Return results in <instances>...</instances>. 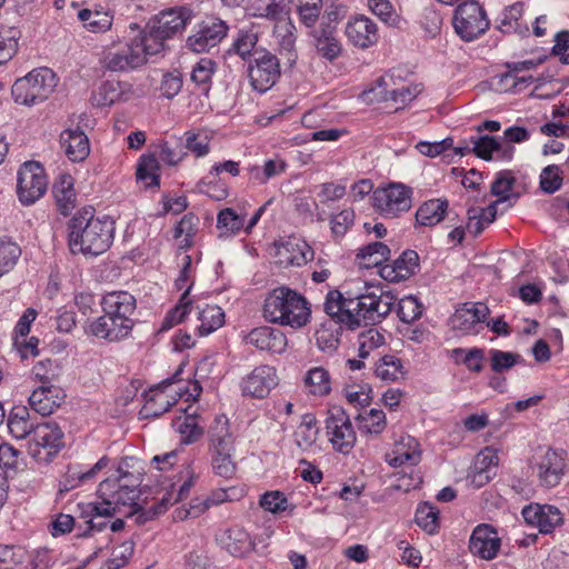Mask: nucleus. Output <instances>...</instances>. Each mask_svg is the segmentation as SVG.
I'll list each match as a JSON object with an SVG mask.
<instances>
[{"label":"nucleus","instance_id":"nucleus-1","mask_svg":"<svg viewBox=\"0 0 569 569\" xmlns=\"http://www.w3.org/2000/svg\"><path fill=\"white\" fill-rule=\"evenodd\" d=\"M397 298L389 291L369 286L365 293L343 297L337 290L329 291L325 301V311L336 325L356 329L361 323H377L392 310ZM340 328L325 323L316 331L317 346L326 352L335 351L340 342Z\"/></svg>","mask_w":569,"mask_h":569},{"label":"nucleus","instance_id":"nucleus-2","mask_svg":"<svg viewBox=\"0 0 569 569\" xmlns=\"http://www.w3.org/2000/svg\"><path fill=\"white\" fill-rule=\"evenodd\" d=\"M101 307L103 315L89 323L88 333L110 342L127 338L134 326V296L128 291L108 292L102 297Z\"/></svg>","mask_w":569,"mask_h":569},{"label":"nucleus","instance_id":"nucleus-3","mask_svg":"<svg viewBox=\"0 0 569 569\" xmlns=\"http://www.w3.org/2000/svg\"><path fill=\"white\" fill-rule=\"evenodd\" d=\"M69 247L72 253L96 257L109 249L113 241L114 221L94 217L91 208L82 209L70 221Z\"/></svg>","mask_w":569,"mask_h":569},{"label":"nucleus","instance_id":"nucleus-4","mask_svg":"<svg viewBox=\"0 0 569 569\" xmlns=\"http://www.w3.org/2000/svg\"><path fill=\"white\" fill-rule=\"evenodd\" d=\"M263 318L280 326L293 329L305 327L311 318L310 303L296 290L289 287H277L264 299Z\"/></svg>","mask_w":569,"mask_h":569},{"label":"nucleus","instance_id":"nucleus-5","mask_svg":"<svg viewBox=\"0 0 569 569\" xmlns=\"http://www.w3.org/2000/svg\"><path fill=\"white\" fill-rule=\"evenodd\" d=\"M128 475L119 476L117 479H106L99 485L101 503L106 507L103 511L113 515L130 517L139 511L137 499L139 498L138 479Z\"/></svg>","mask_w":569,"mask_h":569},{"label":"nucleus","instance_id":"nucleus-6","mask_svg":"<svg viewBox=\"0 0 569 569\" xmlns=\"http://www.w3.org/2000/svg\"><path fill=\"white\" fill-rule=\"evenodd\" d=\"M57 87V77L49 68H38L14 81L11 94L17 103L38 104L48 99Z\"/></svg>","mask_w":569,"mask_h":569},{"label":"nucleus","instance_id":"nucleus-7","mask_svg":"<svg viewBox=\"0 0 569 569\" xmlns=\"http://www.w3.org/2000/svg\"><path fill=\"white\" fill-rule=\"evenodd\" d=\"M452 26L460 39L469 42L488 31L490 20L486 10L477 0H466L456 8Z\"/></svg>","mask_w":569,"mask_h":569},{"label":"nucleus","instance_id":"nucleus-8","mask_svg":"<svg viewBox=\"0 0 569 569\" xmlns=\"http://www.w3.org/2000/svg\"><path fill=\"white\" fill-rule=\"evenodd\" d=\"M48 188L44 169L39 162H24L18 171L17 194L23 206L36 203Z\"/></svg>","mask_w":569,"mask_h":569},{"label":"nucleus","instance_id":"nucleus-9","mask_svg":"<svg viewBox=\"0 0 569 569\" xmlns=\"http://www.w3.org/2000/svg\"><path fill=\"white\" fill-rule=\"evenodd\" d=\"M567 451L563 449H540L533 456L532 468L537 473L540 485L552 488L559 485L567 467Z\"/></svg>","mask_w":569,"mask_h":569},{"label":"nucleus","instance_id":"nucleus-10","mask_svg":"<svg viewBox=\"0 0 569 569\" xmlns=\"http://www.w3.org/2000/svg\"><path fill=\"white\" fill-rule=\"evenodd\" d=\"M326 435L332 448L343 455L349 453L356 445V431L349 416L339 407L328 411Z\"/></svg>","mask_w":569,"mask_h":569},{"label":"nucleus","instance_id":"nucleus-11","mask_svg":"<svg viewBox=\"0 0 569 569\" xmlns=\"http://www.w3.org/2000/svg\"><path fill=\"white\" fill-rule=\"evenodd\" d=\"M248 77L256 91H268L280 77L278 58L267 51H254L253 59L248 67Z\"/></svg>","mask_w":569,"mask_h":569},{"label":"nucleus","instance_id":"nucleus-12","mask_svg":"<svg viewBox=\"0 0 569 569\" xmlns=\"http://www.w3.org/2000/svg\"><path fill=\"white\" fill-rule=\"evenodd\" d=\"M373 207L385 218H396L411 208L410 191L402 184H389L373 191Z\"/></svg>","mask_w":569,"mask_h":569},{"label":"nucleus","instance_id":"nucleus-13","mask_svg":"<svg viewBox=\"0 0 569 569\" xmlns=\"http://www.w3.org/2000/svg\"><path fill=\"white\" fill-rule=\"evenodd\" d=\"M228 24L218 18H211L198 24L187 38L186 47L196 53H203L217 47L227 36Z\"/></svg>","mask_w":569,"mask_h":569},{"label":"nucleus","instance_id":"nucleus-14","mask_svg":"<svg viewBox=\"0 0 569 569\" xmlns=\"http://www.w3.org/2000/svg\"><path fill=\"white\" fill-rule=\"evenodd\" d=\"M345 36L351 46L361 50L375 47L380 40L378 24L365 14H355L348 19Z\"/></svg>","mask_w":569,"mask_h":569},{"label":"nucleus","instance_id":"nucleus-15","mask_svg":"<svg viewBox=\"0 0 569 569\" xmlns=\"http://www.w3.org/2000/svg\"><path fill=\"white\" fill-rule=\"evenodd\" d=\"M63 432L54 423L36 425L29 440V450L33 457H39L41 449L47 450V458L54 456L63 447Z\"/></svg>","mask_w":569,"mask_h":569},{"label":"nucleus","instance_id":"nucleus-16","mask_svg":"<svg viewBox=\"0 0 569 569\" xmlns=\"http://www.w3.org/2000/svg\"><path fill=\"white\" fill-rule=\"evenodd\" d=\"M100 61L102 67L111 72H126L144 64L141 53L130 38L124 47L106 50Z\"/></svg>","mask_w":569,"mask_h":569},{"label":"nucleus","instance_id":"nucleus-17","mask_svg":"<svg viewBox=\"0 0 569 569\" xmlns=\"http://www.w3.org/2000/svg\"><path fill=\"white\" fill-rule=\"evenodd\" d=\"M500 547L501 540L491 525L481 523L473 529L469 540V550L472 555L492 560L497 557Z\"/></svg>","mask_w":569,"mask_h":569},{"label":"nucleus","instance_id":"nucleus-18","mask_svg":"<svg viewBox=\"0 0 569 569\" xmlns=\"http://www.w3.org/2000/svg\"><path fill=\"white\" fill-rule=\"evenodd\" d=\"M521 515L527 525L538 528L543 535L552 532L563 521L561 511L550 505L531 503L522 509Z\"/></svg>","mask_w":569,"mask_h":569},{"label":"nucleus","instance_id":"nucleus-19","mask_svg":"<svg viewBox=\"0 0 569 569\" xmlns=\"http://www.w3.org/2000/svg\"><path fill=\"white\" fill-rule=\"evenodd\" d=\"M276 257L278 259L277 262L281 266L300 267L312 260L313 251L305 240L289 237L276 243Z\"/></svg>","mask_w":569,"mask_h":569},{"label":"nucleus","instance_id":"nucleus-20","mask_svg":"<svg viewBox=\"0 0 569 569\" xmlns=\"http://www.w3.org/2000/svg\"><path fill=\"white\" fill-rule=\"evenodd\" d=\"M386 461L393 468L417 466L421 461L420 443L409 435L401 436L386 453Z\"/></svg>","mask_w":569,"mask_h":569},{"label":"nucleus","instance_id":"nucleus-21","mask_svg":"<svg viewBox=\"0 0 569 569\" xmlns=\"http://www.w3.org/2000/svg\"><path fill=\"white\" fill-rule=\"evenodd\" d=\"M131 32V41L134 43L136 49L141 53L143 63L147 62V57L157 56L164 50V41L167 38L157 32V28L150 23L148 30H141L137 23L129 26Z\"/></svg>","mask_w":569,"mask_h":569},{"label":"nucleus","instance_id":"nucleus-22","mask_svg":"<svg viewBox=\"0 0 569 569\" xmlns=\"http://www.w3.org/2000/svg\"><path fill=\"white\" fill-rule=\"evenodd\" d=\"M183 393H142L143 406L140 409L142 419L156 418L167 412L170 407L176 405ZM187 402H197L201 393H186Z\"/></svg>","mask_w":569,"mask_h":569},{"label":"nucleus","instance_id":"nucleus-23","mask_svg":"<svg viewBox=\"0 0 569 569\" xmlns=\"http://www.w3.org/2000/svg\"><path fill=\"white\" fill-rule=\"evenodd\" d=\"M419 257L416 251L407 250L391 263L380 267L379 274L389 282H400L410 278L418 268Z\"/></svg>","mask_w":569,"mask_h":569},{"label":"nucleus","instance_id":"nucleus-24","mask_svg":"<svg viewBox=\"0 0 569 569\" xmlns=\"http://www.w3.org/2000/svg\"><path fill=\"white\" fill-rule=\"evenodd\" d=\"M247 343L260 350L273 353H281L286 350L287 338L284 333L276 328L262 326L252 329L247 336Z\"/></svg>","mask_w":569,"mask_h":569},{"label":"nucleus","instance_id":"nucleus-25","mask_svg":"<svg viewBox=\"0 0 569 569\" xmlns=\"http://www.w3.org/2000/svg\"><path fill=\"white\" fill-rule=\"evenodd\" d=\"M488 315L489 309L482 302L465 303L453 313L451 325L453 329L470 332L476 325L483 322Z\"/></svg>","mask_w":569,"mask_h":569},{"label":"nucleus","instance_id":"nucleus-26","mask_svg":"<svg viewBox=\"0 0 569 569\" xmlns=\"http://www.w3.org/2000/svg\"><path fill=\"white\" fill-rule=\"evenodd\" d=\"M190 20L189 12L183 8H173L157 14L151 24L157 28V32L162 33L167 39L184 29Z\"/></svg>","mask_w":569,"mask_h":569},{"label":"nucleus","instance_id":"nucleus-27","mask_svg":"<svg viewBox=\"0 0 569 569\" xmlns=\"http://www.w3.org/2000/svg\"><path fill=\"white\" fill-rule=\"evenodd\" d=\"M210 451H234V437L227 416L219 415L208 429Z\"/></svg>","mask_w":569,"mask_h":569},{"label":"nucleus","instance_id":"nucleus-28","mask_svg":"<svg viewBox=\"0 0 569 569\" xmlns=\"http://www.w3.org/2000/svg\"><path fill=\"white\" fill-rule=\"evenodd\" d=\"M219 542L233 557H243L254 548L249 533L239 526L226 529L220 535Z\"/></svg>","mask_w":569,"mask_h":569},{"label":"nucleus","instance_id":"nucleus-29","mask_svg":"<svg viewBox=\"0 0 569 569\" xmlns=\"http://www.w3.org/2000/svg\"><path fill=\"white\" fill-rule=\"evenodd\" d=\"M60 143L67 157L73 162L83 161L89 156V139L79 128L64 130L60 136Z\"/></svg>","mask_w":569,"mask_h":569},{"label":"nucleus","instance_id":"nucleus-30","mask_svg":"<svg viewBox=\"0 0 569 569\" xmlns=\"http://www.w3.org/2000/svg\"><path fill=\"white\" fill-rule=\"evenodd\" d=\"M317 53L332 62L342 53V43L337 38L336 31L329 27H320L311 32Z\"/></svg>","mask_w":569,"mask_h":569},{"label":"nucleus","instance_id":"nucleus-31","mask_svg":"<svg viewBox=\"0 0 569 569\" xmlns=\"http://www.w3.org/2000/svg\"><path fill=\"white\" fill-rule=\"evenodd\" d=\"M290 3L291 0H249L248 11L251 17L277 23L288 17Z\"/></svg>","mask_w":569,"mask_h":569},{"label":"nucleus","instance_id":"nucleus-32","mask_svg":"<svg viewBox=\"0 0 569 569\" xmlns=\"http://www.w3.org/2000/svg\"><path fill=\"white\" fill-rule=\"evenodd\" d=\"M52 193L56 199L58 210L63 214H69L77 204V193L74 190V180L70 174H61L52 187Z\"/></svg>","mask_w":569,"mask_h":569},{"label":"nucleus","instance_id":"nucleus-33","mask_svg":"<svg viewBox=\"0 0 569 569\" xmlns=\"http://www.w3.org/2000/svg\"><path fill=\"white\" fill-rule=\"evenodd\" d=\"M81 518L86 519L87 529L79 533V536L87 537L92 532H100L107 527V519L112 518V512L106 513V508L101 502H90L78 505Z\"/></svg>","mask_w":569,"mask_h":569},{"label":"nucleus","instance_id":"nucleus-34","mask_svg":"<svg viewBox=\"0 0 569 569\" xmlns=\"http://www.w3.org/2000/svg\"><path fill=\"white\" fill-rule=\"evenodd\" d=\"M243 391H271L279 383L277 371L270 366H259L243 380Z\"/></svg>","mask_w":569,"mask_h":569},{"label":"nucleus","instance_id":"nucleus-35","mask_svg":"<svg viewBox=\"0 0 569 569\" xmlns=\"http://www.w3.org/2000/svg\"><path fill=\"white\" fill-rule=\"evenodd\" d=\"M108 465V459L102 457L93 467L88 470H81L79 467H69L62 480L60 481V492L70 491L81 483L91 480L96 475Z\"/></svg>","mask_w":569,"mask_h":569},{"label":"nucleus","instance_id":"nucleus-36","mask_svg":"<svg viewBox=\"0 0 569 569\" xmlns=\"http://www.w3.org/2000/svg\"><path fill=\"white\" fill-rule=\"evenodd\" d=\"M78 18L83 27L93 33L106 32L111 29L113 14L103 9H82L78 12Z\"/></svg>","mask_w":569,"mask_h":569},{"label":"nucleus","instance_id":"nucleus-37","mask_svg":"<svg viewBox=\"0 0 569 569\" xmlns=\"http://www.w3.org/2000/svg\"><path fill=\"white\" fill-rule=\"evenodd\" d=\"M34 427L36 426L29 419L27 407L18 406L12 408L8 417V429L12 437L17 439L31 437Z\"/></svg>","mask_w":569,"mask_h":569},{"label":"nucleus","instance_id":"nucleus-38","mask_svg":"<svg viewBox=\"0 0 569 569\" xmlns=\"http://www.w3.org/2000/svg\"><path fill=\"white\" fill-rule=\"evenodd\" d=\"M180 411H183L186 413V417L183 420L176 421L174 427L176 430L181 436V443H194L203 435V429L196 421L198 412L197 410L191 411V406L187 408H181Z\"/></svg>","mask_w":569,"mask_h":569},{"label":"nucleus","instance_id":"nucleus-39","mask_svg":"<svg viewBox=\"0 0 569 569\" xmlns=\"http://www.w3.org/2000/svg\"><path fill=\"white\" fill-rule=\"evenodd\" d=\"M198 321L197 327L201 336H207L220 328L224 322L223 310L216 305H206L203 308L197 307Z\"/></svg>","mask_w":569,"mask_h":569},{"label":"nucleus","instance_id":"nucleus-40","mask_svg":"<svg viewBox=\"0 0 569 569\" xmlns=\"http://www.w3.org/2000/svg\"><path fill=\"white\" fill-rule=\"evenodd\" d=\"M448 209V201L442 199H432L425 202L416 213V220L419 224L432 227L443 220Z\"/></svg>","mask_w":569,"mask_h":569},{"label":"nucleus","instance_id":"nucleus-41","mask_svg":"<svg viewBox=\"0 0 569 569\" xmlns=\"http://www.w3.org/2000/svg\"><path fill=\"white\" fill-rule=\"evenodd\" d=\"M390 254V249L382 242L376 241L368 243L359 249L357 253V259L359 260V266L363 268L371 267H381L382 262L388 260Z\"/></svg>","mask_w":569,"mask_h":569},{"label":"nucleus","instance_id":"nucleus-42","mask_svg":"<svg viewBox=\"0 0 569 569\" xmlns=\"http://www.w3.org/2000/svg\"><path fill=\"white\" fill-rule=\"evenodd\" d=\"M32 372L34 378L41 382V386L34 391H51V389L56 387L54 382L61 375V368L57 362L46 359L39 361L33 367Z\"/></svg>","mask_w":569,"mask_h":569},{"label":"nucleus","instance_id":"nucleus-43","mask_svg":"<svg viewBox=\"0 0 569 569\" xmlns=\"http://www.w3.org/2000/svg\"><path fill=\"white\" fill-rule=\"evenodd\" d=\"M358 429L365 435H380L386 428V415L379 409H363L358 416Z\"/></svg>","mask_w":569,"mask_h":569},{"label":"nucleus","instance_id":"nucleus-44","mask_svg":"<svg viewBox=\"0 0 569 569\" xmlns=\"http://www.w3.org/2000/svg\"><path fill=\"white\" fill-rule=\"evenodd\" d=\"M472 143L473 147L471 148V151L483 160H490L493 152H502L501 157L505 159H511L512 157L513 149L511 147L505 149L495 137L482 136L472 140Z\"/></svg>","mask_w":569,"mask_h":569},{"label":"nucleus","instance_id":"nucleus-45","mask_svg":"<svg viewBox=\"0 0 569 569\" xmlns=\"http://www.w3.org/2000/svg\"><path fill=\"white\" fill-rule=\"evenodd\" d=\"M295 442L302 450L310 449L317 441L318 428L316 427V417L312 413L302 416L300 425L295 433Z\"/></svg>","mask_w":569,"mask_h":569},{"label":"nucleus","instance_id":"nucleus-46","mask_svg":"<svg viewBox=\"0 0 569 569\" xmlns=\"http://www.w3.org/2000/svg\"><path fill=\"white\" fill-rule=\"evenodd\" d=\"M136 177L144 188L158 187L160 182L158 159L152 154L141 157Z\"/></svg>","mask_w":569,"mask_h":569},{"label":"nucleus","instance_id":"nucleus-47","mask_svg":"<svg viewBox=\"0 0 569 569\" xmlns=\"http://www.w3.org/2000/svg\"><path fill=\"white\" fill-rule=\"evenodd\" d=\"M66 399V393H30L29 406L41 416L53 413Z\"/></svg>","mask_w":569,"mask_h":569},{"label":"nucleus","instance_id":"nucleus-48","mask_svg":"<svg viewBox=\"0 0 569 569\" xmlns=\"http://www.w3.org/2000/svg\"><path fill=\"white\" fill-rule=\"evenodd\" d=\"M0 569H37V563L23 549L6 548Z\"/></svg>","mask_w":569,"mask_h":569},{"label":"nucleus","instance_id":"nucleus-49","mask_svg":"<svg viewBox=\"0 0 569 569\" xmlns=\"http://www.w3.org/2000/svg\"><path fill=\"white\" fill-rule=\"evenodd\" d=\"M376 376L385 381H398L405 377V370L401 360L395 356L388 355L380 358L376 366Z\"/></svg>","mask_w":569,"mask_h":569},{"label":"nucleus","instance_id":"nucleus-50","mask_svg":"<svg viewBox=\"0 0 569 569\" xmlns=\"http://www.w3.org/2000/svg\"><path fill=\"white\" fill-rule=\"evenodd\" d=\"M421 92L420 84L406 83L396 89H385L379 91L383 101H392L399 107H405L411 102Z\"/></svg>","mask_w":569,"mask_h":569},{"label":"nucleus","instance_id":"nucleus-51","mask_svg":"<svg viewBox=\"0 0 569 569\" xmlns=\"http://www.w3.org/2000/svg\"><path fill=\"white\" fill-rule=\"evenodd\" d=\"M415 521L429 535L436 533L439 528V510L429 502H422L416 510Z\"/></svg>","mask_w":569,"mask_h":569},{"label":"nucleus","instance_id":"nucleus-52","mask_svg":"<svg viewBox=\"0 0 569 569\" xmlns=\"http://www.w3.org/2000/svg\"><path fill=\"white\" fill-rule=\"evenodd\" d=\"M303 386L310 391H331V377L323 367H313L303 376Z\"/></svg>","mask_w":569,"mask_h":569},{"label":"nucleus","instance_id":"nucleus-53","mask_svg":"<svg viewBox=\"0 0 569 569\" xmlns=\"http://www.w3.org/2000/svg\"><path fill=\"white\" fill-rule=\"evenodd\" d=\"M216 69V61L210 58H201L192 68V82H194L197 86H201L202 90L207 92L209 90Z\"/></svg>","mask_w":569,"mask_h":569},{"label":"nucleus","instance_id":"nucleus-54","mask_svg":"<svg viewBox=\"0 0 569 569\" xmlns=\"http://www.w3.org/2000/svg\"><path fill=\"white\" fill-rule=\"evenodd\" d=\"M211 466L214 475L224 479H230L234 476L237 466L232 459L233 451H210Z\"/></svg>","mask_w":569,"mask_h":569},{"label":"nucleus","instance_id":"nucleus-55","mask_svg":"<svg viewBox=\"0 0 569 569\" xmlns=\"http://www.w3.org/2000/svg\"><path fill=\"white\" fill-rule=\"evenodd\" d=\"M385 342V336L376 328L360 332L358 336L359 357L366 359L372 351L383 346Z\"/></svg>","mask_w":569,"mask_h":569},{"label":"nucleus","instance_id":"nucleus-56","mask_svg":"<svg viewBox=\"0 0 569 569\" xmlns=\"http://www.w3.org/2000/svg\"><path fill=\"white\" fill-rule=\"evenodd\" d=\"M322 10V0H299L297 12L299 21L307 28H313Z\"/></svg>","mask_w":569,"mask_h":569},{"label":"nucleus","instance_id":"nucleus-57","mask_svg":"<svg viewBox=\"0 0 569 569\" xmlns=\"http://www.w3.org/2000/svg\"><path fill=\"white\" fill-rule=\"evenodd\" d=\"M19 31L14 28H0V64L9 61L18 50Z\"/></svg>","mask_w":569,"mask_h":569},{"label":"nucleus","instance_id":"nucleus-58","mask_svg":"<svg viewBox=\"0 0 569 569\" xmlns=\"http://www.w3.org/2000/svg\"><path fill=\"white\" fill-rule=\"evenodd\" d=\"M367 4L369 10L382 22L391 27H397L399 24L400 17L389 0H368Z\"/></svg>","mask_w":569,"mask_h":569},{"label":"nucleus","instance_id":"nucleus-59","mask_svg":"<svg viewBox=\"0 0 569 569\" xmlns=\"http://www.w3.org/2000/svg\"><path fill=\"white\" fill-rule=\"evenodd\" d=\"M20 254L21 250L17 243L0 239V278L14 267Z\"/></svg>","mask_w":569,"mask_h":569},{"label":"nucleus","instance_id":"nucleus-60","mask_svg":"<svg viewBox=\"0 0 569 569\" xmlns=\"http://www.w3.org/2000/svg\"><path fill=\"white\" fill-rule=\"evenodd\" d=\"M422 315V306L416 297L407 296L398 302V316L401 321L410 323Z\"/></svg>","mask_w":569,"mask_h":569},{"label":"nucleus","instance_id":"nucleus-61","mask_svg":"<svg viewBox=\"0 0 569 569\" xmlns=\"http://www.w3.org/2000/svg\"><path fill=\"white\" fill-rule=\"evenodd\" d=\"M490 356V367L495 372H502L512 368L516 363L519 362L520 356L517 353L501 351L498 349H491L489 351Z\"/></svg>","mask_w":569,"mask_h":569},{"label":"nucleus","instance_id":"nucleus-62","mask_svg":"<svg viewBox=\"0 0 569 569\" xmlns=\"http://www.w3.org/2000/svg\"><path fill=\"white\" fill-rule=\"evenodd\" d=\"M121 97L118 83L107 81L102 83L93 94V101L99 107L111 106Z\"/></svg>","mask_w":569,"mask_h":569},{"label":"nucleus","instance_id":"nucleus-63","mask_svg":"<svg viewBox=\"0 0 569 569\" xmlns=\"http://www.w3.org/2000/svg\"><path fill=\"white\" fill-rule=\"evenodd\" d=\"M296 27L289 17L274 23L273 32L280 39V46L290 51L296 42Z\"/></svg>","mask_w":569,"mask_h":569},{"label":"nucleus","instance_id":"nucleus-64","mask_svg":"<svg viewBox=\"0 0 569 569\" xmlns=\"http://www.w3.org/2000/svg\"><path fill=\"white\" fill-rule=\"evenodd\" d=\"M421 28L423 29L425 33L429 38L437 37L442 28V17L440 12H438L435 9L426 8L423 10L421 20H420Z\"/></svg>","mask_w":569,"mask_h":569}]
</instances>
